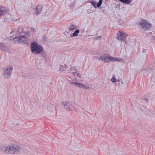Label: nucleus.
<instances>
[{"mask_svg": "<svg viewBox=\"0 0 155 155\" xmlns=\"http://www.w3.org/2000/svg\"><path fill=\"white\" fill-rule=\"evenodd\" d=\"M120 2L127 4H130L132 0H119Z\"/></svg>", "mask_w": 155, "mask_h": 155, "instance_id": "f8f14e48", "label": "nucleus"}, {"mask_svg": "<svg viewBox=\"0 0 155 155\" xmlns=\"http://www.w3.org/2000/svg\"><path fill=\"white\" fill-rule=\"evenodd\" d=\"M140 25L142 28L146 30L150 29L151 27V24L149 23L146 20L143 19H142L141 20Z\"/></svg>", "mask_w": 155, "mask_h": 155, "instance_id": "39448f33", "label": "nucleus"}, {"mask_svg": "<svg viewBox=\"0 0 155 155\" xmlns=\"http://www.w3.org/2000/svg\"><path fill=\"white\" fill-rule=\"evenodd\" d=\"M117 35V38L118 39L122 40L123 42L125 43H126V41L125 38L128 35L126 33H123L122 31H119Z\"/></svg>", "mask_w": 155, "mask_h": 155, "instance_id": "423d86ee", "label": "nucleus"}, {"mask_svg": "<svg viewBox=\"0 0 155 155\" xmlns=\"http://www.w3.org/2000/svg\"><path fill=\"white\" fill-rule=\"evenodd\" d=\"M19 148L17 146H8L5 149L6 153H18Z\"/></svg>", "mask_w": 155, "mask_h": 155, "instance_id": "7ed1b4c3", "label": "nucleus"}, {"mask_svg": "<svg viewBox=\"0 0 155 155\" xmlns=\"http://www.w3.org/2000/svg\"><path fill=\"white\" fill-rule=\"evenodd\" d=\"M31 30L32 31H34L35 30V29L34 28H31Z\"/></svg>", "mask_w": 155, "mask_h": 155, "instance_id": "a211bd4d", "label": "nucleus"}, {"mask_svg": "<svg viewBox=\"0 0 155 155\" xmlns=\"http://www.w3.org/2000/svg\"><path fill=\"white\" fill-rule=\"evenodd\" d=\"M59 69L62 71H63L64 70L63 66L62 65L60 66Z\"/></svg>", "mask_w": 155, "mask_h": 155, "instance_id": "f3484780", "label": "nucleus"}, {"mask_svg": "<svg viewBox=\"0 0 155 155\" xmlns=\"http://www.w3.org/2000/svg\"><path fill=\"white\" fill-rule=\"evenodd\" d=\"M77 26L75 25H71L69 28V30L72 31L76 29Z\"/></svg>", "mask_w": 155, "mask_h": 155, "instance_id": "9d476101", "label": "nucleus"}, {"mask_svg": "<svg viewBox=\"0 0 155 155\" xmlns=\"http://www.w3.org/2000/svg\"><path fill=\"white\" fill-rule=\"evenodd\" d=\"M31 49L32 51L34 53L39 54L42 51V48L40 46L38 45L36 42H33L31 44Z\"/></svg>", "mask_w": 155, "mask_h": 155, "instance_id": "f03ea898", "label": "nucleus"}, {"mask_svg": "<svg viewBox=\"0 0 155 155\" xmlns=\"http://www.w3.org/2000/svg\"><path fill=\"white\" fill-rule=\"evenodd\" d=\"M73 84H74L77 87H81V88H83L85 89H89V87H87L86 85H84V84H81L80 83H78L77 82H74L73 83Z\"/></svg>", "mask_w": 155, "mask_h": 155, "instance_id": "6e6552de", "label": "nucleus"}, {"mask_svg": "<svg viewBox=\"0 0 155 155\" xmlns=\"http://www.w3.org/2000/svg\"><path fill=\"white\" fill-rule=\"evenodd\" d=\"M72 74L74 75L75 77L78 76L79 78H81V75L79 74L77 72H72Z\"/></svg>", "mask_w": 155, "mask_h": 155, "instance_id": "ddd939ff", "label": "nucleus"}, {"mask_svg": "<svg viewBox=\"0 0 155 155\" xmlns=\"http://www.w3.org/2000/svg\"><path fill=\"white\" fill-rule=\"evenodd\" d=\"M101 37L100 36L98 37L96 39L97 40L101 39Z\"/></svg>", "mask_w": 155, "mask_h": 155, "instance_id": "6ab92c4d", "label": "nucleus"}, {"mask_svg": "<svg viewBox=\"0 0 155 155\" xmlns=\"http://www.w3.org/2000/svg\"><path fill=\"white\" fill-rule=\"evenodd\" d=\"M42 7L40 5H38L36 7V11L35 14L38 15L39 14L41 11Z\"/></svg>", "mask_w": 155, "mask_h": 155, "instance_id": "1a4fd4ad", "label": "nucleus"}, {"mask_svg": "<svg viewBox=\"0 0 155 155\" xmlns=\"http://www.w3.org/2000/svg\"><path fill=\"white\" fill-rule=\"evenodd\" d=\"M64 65H65V68H67V65H66L64 64Z\"/></svg>", "mask_w": 155, "mask_h": 155, "instance_id": "412c9836", "label": "nucleus"}, {"mask_svg": "<svg viewBox=\"0 0 155 155\" xmlns=\"http://www.w3.org/2000/svg\"><path fill=\"white\" fill-rule=\"evenodd\" d=\"M12 68L11 67H8L7 68L6 70L5 71L4 75L6 78H9L12 73Z\"/></svg>", "mask_w": 155, "mask_h": 155, "instance_id": "0eeeda50", "label": "nucleus"}, {"mask_svg": "<svg viewBox=\"0 0 155 155\" xmlns=\"http://www.w3.org/2000/svg\"><path fill=\"white\" fill-rule=\"evenodd\" d=\"M91 3L92 5L94 7L96 8V2L94 1H92L91 2Z\"/></svg>", "mask_w": 155, "mask_h": 155, "instance_id": "2eb2a0df", "label": "nucleus"}, {"mask_svg": "<svg viewBox=\"0 0 155 155\" xmlns=\"http://www.w3.org/2000/svg\"><path fill=\"white\" fill-rule=\"evenodd\" d=\"M99 60L104 61L105 63L108 62L110 61L120 62L123 61L121 58H114L108 54H105L101 56L99 58Z\"/></svg>", "mask_w": 155, "mask_h": 155, "instance_id": "f257e3e1", "label": "nucleus"}, {"mask_svg": "<svg viewBox=\"0 0 155 155\" xmlns=\"http://www.w3.org/2000/svg\"><path fill=\"white\" fill-rule=\"evenodd\" d=\"M116 79L115 77V76L114 75L113 77L112 78L111 81L112 82H115L116 81Z\"/></svg>", "mask_w": 155, "mask_h": 155, "instance_id": "dca6fc26", "label": "nucleus"}, {"mask_svg": "<svg viewBox=\"0 0 155 155\" xmlns=\"http://www.w3.org/2000/svg\"><path fill=\"white\" fill-rule=\"evenodd\" d=\"M79 30L78 29L76 30L73 33V35H71V37H74V36H77L79 33Z\"/></svg>", "mask_w": 155, "mask_h": 155, "instance_id": "9b49d317", "label": "nucleus"}, {"mask_svg": "<svg viewBox=\"0 0 155 155\" xmlns=\"http://www.w3.org/2000/svg\"><path fill=\"white\" fill-rule=\"evenodd\" d=\"M103 0H100L98 3L97 4V7H99L101 5Z\"/></svg>", "mask_w": 155, "mask_h": 155, "instance_id": "4468645a", "label": "nucleus"}, {"mask_svg": "<svg viewBox=\"0 0 155 155\" xmlns=\"http://www.w3.org/2000/svg\"><path fill=\"white\" fill-rule=\"evenodd\" d=\"M64 105L65 106L67 105V103L66 102V103H65L64 104Z\"/></svg>", "mask_w": 155, "mask_h": 155, "instance_id": "aec40b11", "label": "nucleus"}, {"mask_svg": "<svg viewBox=\"0 0 155 155\" xmlns=\"http://www.w3.org/2000/svg\"><path fill=\"white\" fill-rule=\"evenodd\" d=\"M27 38L25 36H20L19 37H16L14 39L15 43L18 42L19 43L25 44L28 41Z\"/></svg>", "mask_w": 155, "mask_h": 155, "instance_id": "20e7f679", "label": "nucleus"}]
</instances>
